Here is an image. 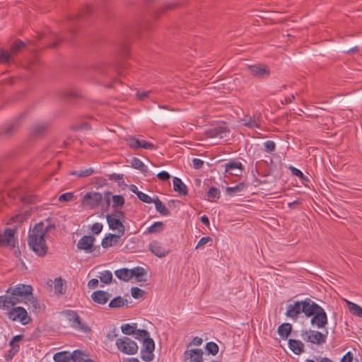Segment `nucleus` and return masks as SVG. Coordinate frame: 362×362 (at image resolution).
I'll return each instance as SVG.
<instances>
[{"instance_id": "obj_1", "label": "nucleus", "mask_w": 362, "mask_h": 362, "mask_svg": "<svg viewBox=\"0 0 362 362\" xmlns=\"http://www.w3.org/2000/svg\"><path fill=\"white\" fill-rule=\"evenodd\" d=\"M54 223H49L45 226L42 221L35 225L28 233V243L32 250L39 257H45L48 251V246L46 243V234L51 230L55 229Z\"/></svg>"}, {"instance_id": "obj_2", "label": "nucleus", "mask_w": 362, "mask_h": 362, "mask_svg": "<svg viewBox=\"0 0 362 362\" xmlns=\"http://www.w3.org/2000/svg\"><path fill=\"white\" fill-rule=\"evenodd\" d=\"M90 13V6L86 5L78 13L69 17L65 23L66 29V35L57 37L56 40L52 42L49 47L51 48H56L62 42H68L71 40L82 23L86 20L88 15Z\"/></svg>"}, {"instance_id": "obj_3", "label": "nucleus", "mask_w": 362, "mask_h": 362, "mask_svg": "<svg viewBox=\"0 0 362 362\" xmlns=\"http://www.w3.org/2000/svg\"><path fill=\"white\" fill-rule=\"evenodd\" d=\"M306 317H310V324L318 328H323L327 324V313L320 305L314 301H312L310 306L306 313Z\"/></svg>"}, {"instance_id": "obj_4", "label": "nucleus", "mask_w": 362, "mask_h": 362, "mask_svg": "<svg viewBox=\"0 0 362 362\" xmlns=\"http://www.w3.org/2000/svg\"><path fill=\"white\" fill-rule=\"evenodd\" d=\"M33 287L30 285L18 284L15 286H10L6 293L10 294L14 306L18 303L32 297Z\"/></svg>"}, {"instance_id": "obj_5", "label": "nucleus", "mask_w": 362, "mask_h": 362, "mask_svg": "<svg viewBox=\"0 0 362 362\" xmlns=\"http://www.w3.org/2000/svg\"><path fill=\"white\" fill-rule=\"evenodd\" d=\"M124 217V212L119 209H115L112 214L106 215L109 228L112 230H117V235L121 237L125 234L126 230L123 223Z\"/></svg>"}, {"instance_id": "obj_6", "label": "nucleus", "mask_w": 362, "mask_h": 362, "mask_svg": "<svg viewBox=\"0 0 362 362\" xmlns=\"http://www.w3.org/2000/svg\"><path fill=\"white\" fill-rule=\"evenodd\" d=\"M312 301L310 298H307L303 300L296 301L293 305H289L286 312V316L293 320H296L300 313H304L306 316V313H308Z\"/></svg>"}, {"instance_id": "obj_7", "label": "nucleus", "mask_w": 362, "mask_h": 362, "mask_svg": "<svg viewBox=\"0 0 362 362\" xmlns=\"http://www.w3.org/2000/svg\"><path fill=\"white\" fill-rule=\"evenodd\" d=\"M63 314L66 317L68 321L71 323V326L74 329L84 333H90L92 332V329L82 322L76 311L66 310L63 312Z\"/></svg>"}, {"instance_id": "obj_8", "label": "nucleus", "mask_w": 362, "mask_h": 362, "mask_svg": "<svg viewBox=\"0 0 362 362\" xmlns=\"http://www.w3.org/2000/svg\"><path fill=\"white\" fill-rule=\"evenodd\" d=\"M7 315L11 321H19L23 325H26L32 322V318L28 315L27 310L21 306H12Z\"/></svg>"}, {"instance_id": "obj_9", "label": "nucleus", "mask_w": 362, "mask_h": 362, "mask_svg": "<svg viewBox=\"0 0 362 362\" xmlns=\"http://www.w3.org/2000/svg\"><path fill=\"white\" fill-rule=\"evenodd\" d=\"M115 344L121 352L127 355L136 354L139 350L137 344L127 337L117 339Z\"/></svg>"}, {"instance_id": "obj_10", "label": "nucleus", "mask_w": 362, "mask_h": 362, "mask_svg": "<svg viewBox=\"0 0 362 362\" xmlns=\"http://www.w3.org/2000/svg\"><path fill=\"white\" fill-rule=\"evenodd\" d=\"M127 145L132 149L136 151L139 148L155 150L157 148L156 146L153 143L147 141L144 139H140L134 136H127L124 138Z\"/></svg>"}, {"instance_id": "obj_11", "label": "nucleus", "mask_w": 362, "mask_h": 362, "mask_svg": "<svg viewBox=\"0 0 362 362\" xmlns=\"http://www.w3.org/2000/svg\"><path fill=\"white\" fill-rule=\"evenodd\" d=\"M95 238L93 235H83L77 243V248L86 253H93L95 251L100 255V245H94Z\"/></svg>"}, {"instance_id": "obj_12", "label": "nucleus", "mask_w": 362, "mask_h": 362, "mask_svg": "<svg viewBox=\"0 0 362 362\" xmlns=\"http://www.w3.org/2000/svg\"><path fill=\"white\" fill-rule=\"evenodd\" d=\"M103 201V195L97 192H88L83 197L81 204L90 209H95L99 206Z\"/></svg>"}, {"instance_id": "obj_13", "label": "nucleus", "mask_w": 362, "mask_h": 362, "mask_svg": "<svg viewBox=\"0 0 362 362\" xmlns=\"http://www.w3.org/2000/svg\"><path fill=\"white\" fill-rule=\"evenodd\" d=\"M155 349V343L152 338L144 339L143 341V348L141 350V358L143 361L149 362L154 357L153 351Z\"/></svg>"}, {"instance_id": "obj_14", "label": "nucleus", "mask_w": 362, "mask_h": 362, "mask_svg": "<svg viewBox=\"0 0 362 362\" xmlns=\"http://www.w3.org/2000/svg\"><path fill=\"white\" fill-rule=\"evenodd\" d=\"M327 334V332H326ZM301 336H306L304 340L313 344H322L325 343L327 334H323L319 331L309 330L303 331Z\"/></svg>"}, {"instance_id": "obj_15", "label": "nucleus", "mask_w": 362, "mask_h": 362, "mask_svg": "<svg viewBox=\"0 0 362 362\" xmlns=\"http://www.w3.org/2000/svg\"><path fill=\"white\" fill-rule=\"evenodd\" d=\"M22 117L23 116H20L9 123L1 126L0 127V135L11 136L15 134L21 126Z\"/></svg>"}, {"instance_id": "obj_16", "label": "nucleus", "mask_w": 362, "mask_h": 362, "mask_svg": "<svg viewBox=\"0 0 362 362\" xmlns=\"http://www.w3.org/2000/svg\"><path fill=\"white\" fill-rule=\"evenodd\" d=\"M242 124L248 128H260L262 122V114L255 112L252 115H247L241 119Z\"/></svg>"}, {"instance_id": "obj_17", "label": "nucleus", "mask_w": 362, "mask_h": 362, "mask_svg": "<svg viewBox=\"0 0 362 362\" xmlns=\"http://www.w3.org/2000/svg\"><path fill=\"white\" fill-rule=\"evenodd\" d=\"M248 70L253 76L257 78L267 77L270 74V70L267 66L261 64L251 65L248 67Z\"/></svg>"}, {"instance_id": "obj_18", "label": "nucleus", "mask_w": 362, "mask_h": 362, "mask_svg": "<svg viewBox=\"0 0 362 362\" xmlns=\"http://www.w3.org/2000/svg\"><path fill=\"white\" fill-rule=\"evenodd\" d=\"M15 230L11 228H6L4 233L0 235V243L2 245L14 247L16 245Z\"/></svg>"}, {"instance_id": "obj_19", "label": "nucleus", "mask_w": 362, "mask_h": 362, "mask_svg": "<svg viewBox=\"0 0 362 362\" xmlns=\"http://www.w3.org/2000/svg\"><path fill=\"white\" fill-rule=\"evenodd\" d=\"M225 173L229 174L234 176H240L243 170L244 167L240 162L230 161L224 165Z\"/></svg>"}, {"instance_id": "obj_20", "label": "nucleus", "mask_w": 362, "mask_h": 362, "mask_svg": "<svg viewBox=\"0 0 362 362\" xmlns=\"http://www.w3.org/2000/svg\"><path fill=\"white\" fill-rule=\"evenodd\" d=\"M203 351L200 349L187 350L184 353V361L185 362H202Z\"/></svg>"}, {"instance_id": "obj_21", "label": "nucleus", "mask_w": 362, "mask_h": 362, "mask_svg": "<svg viewBox=\"0 0 362 362\" xmlns=\"http://www.w3.org/2000/svg\"><path fill=\"white\" fill-rule=\"evenodd\" d=\"M228 130L226 127L223 125L216 126L214 128L209 129L206 131L205 134L209 138H220L222 139L226 136Z\"/></svg>"}, {"instance_id": "obj_22", "label": "nucleus", "mask_w": 362, "mask_h": 362, "mask_svg": "<svg viewBox=\"0 0 362 362\" xmlns=\"http://www.w3.org/2000/svg\"><path fill=\"white\" fill-rule=\"evenodd\" d=\"M149 250L153 254L160 258L165 257L169 253V250L164 247L162 243L158 241H152L150 243Z\"/></svg>"}, {"instance_id": "obj_23", "label": "nucleus", "mask_w": 362, "mask_h": 362, "mask_svg": "<svg viewBox=\"0 0 362 362\" xmlns=\"http://www.w3.org/2000/svg\"><path fill=\"white\" fill-rule=\"evenodd\" d=\"M111 294L107 291L98 290L94 291L90 295V298L93 302L100 305H105L109 300Z\"/></svg>"}, {"instance_id": "obj_24", "label": "nucleus", "mask_w": 362, "mask_h": 362, "mask_svg": "<svg viewBox=\"0 0 362 362\" xmlns=\"http://www.w3.org/2000/svg\"><path fill=\"white\" fill-rule=\"evenodd\" d=\"M288 345L292 352L296 355H300L304 351V344L300 340L289 339Z\"/></svg>"}, {"instance_id": "obj_25", "label": "nucleus", "mask_w": 362, "mask_h": 362, "mask_svg": "<svg viewBox=\"0 0 362 362\" xmlns=\"http://www.w3.org/2000/svg\"><path fill=\"white\" fill-rule=\"evenodd\" d=\"M173 184L174 191L178 192L180 195L185 196L188 194L187 187L179 177H173Z\"/></svg>"}, {"instance_id": "obj_26", "label": "nucleus", "mask_w": 362, "mask_h": 362, "mask_svg": "<svg viewBox=\"0 0 362 362\" xmlns=\"http://www.w3.org/2000/svg\"><path fill=\"white\" fill-rule=\"evenodd\" d=\"M93 71L98 73L99 74L105 76H111L110 71L112 68L104 63L99 62L92 66Z\"/></svg>"}, {"instance_id": "obj_27", "label": "nucleus", "mask_w": 362, "mask_h": 362, "mask_svg": "<svg viewBox=\"0 0 362 362\" xmlns=\"http://www.w3.org/2000/svg\"><path fill=\"white\" fill-rule=\"evenodd\" d=\"M121 236L117 234L109 233L101 241V246L103 248H108L116 244Z\"/></svg>"}, {"instance_id": "obj_28", "label": "nucleus", "mask_w": 362, "mask_h": 362, "mask_svg": "<svg viewBox=\"0 0 362 362\" xmlns=\"http://www.w3.org/2000/svg\"><path fill=\"white\" fill-rule=\"evenodd\" d=\"M132 167L141 171L145 176L151 175L147 166L138 158L134 157L131 161Z\"/></svg>"}, {"instance_id": "obj_29", "label": "nucleus", "mask_w": 362, "mask_h": 362, "mask_svg": "<svg viewBox=\"0 0 362 362\" xmlns=\"http://www.w3.org/2000/svg\"><path fill=\"white\" fill-rule=\"evenodd\" d=\"M48 129L47 123H36L31 128V134L34 136H40L44 134Z\"/></svg>"}, {"instance_id": "obj_30", "label": "nucleus", "mask_w": 362, "mask_h": 362, "mask_svg": "<svg viewBox=\"0 0 362 362\" xmlns=\"http://www.w3.org/2000/svg\"><path fill=\"white\" fill-rule=\"evenodd\" d=\"M292 331V325L290 323L285 322L278 327V334L283 339H286Z\"/></svg>"}, {"instance_id": "obj_31", "label": "nucleus", "mask_w": 362, "mask_h": 362, "mask_svg": "<svg viewBox=\"0 0 362 362\" xmlns=\"http://www.w3.org/2000/svg\"><path fill=\"white\" fill-rule=\"evenodd\" d=\"M25 47L26 45L24 42H23L21 40H16L11 45L8 52L11 53L13 58H14Z\"/></svg>"}, {"instance_id": "obj_32", "label": "nucleus", "mask_w": 362, "mask_h": 362, "mask_svg": "<svg viewBox=\"0 0 362 362\" xmlns=\"http://www.w3.org/2000/svg\"><path fill=\"white\" fill-rule=\"evenodd\" d=\"M115 274L119 280L129 281L132 279L131 269L127 268H122L117 269Z\"/></svg>"}, {"instance_id": "obj_33", "label": "nucleus", "mask_w": 362, "mask_h": 362, "mask_svg": "<svg viewBox=\"0 0 362 362\" xmlns=\"http://www.w3.org/2000/svg\"><path fill=\"white\" fill-rule=\"evenodd\" d=\"M155 207L157 211H158L163 216H170V211L166 206L163 204V202L159 199V198L156 196L154 198Z\"/></svg>"}, {"instance_id": "obj_34", "label": "nucleus", "mask_w": 362, "mask_h": 362, "mask_svg": "<svg viewBox=\"0 0 362 362\" xmlns=\"http://www.w3.org/2000/svg\"><path fill=\"white\" fill-rule=\"evenodd\" d=\"M127 300L123 298L122 296H118L112 298L110 303L108 306L110 308H119L124 305H127Z\"/></svg>"}, {"instance_id": "obj_35", "label": "nucleus", "mask_w": 362, "mask_h": 362, "mask_svg": "<svg viewBox=\"0 0 362 362\" xmlns=\"http://www.w3.org/2000/svg\"><path fill=\"white\" fill-rule=\"evenodd\" d=\"M131 274L132 278L134 276L136 278V281H145V279H143L142 276L146 274V271L144 268L141 267H136L133 269H131Z\"/></svg>"}, {"instance_id": "obj_36", "label": "nucleus", "mask_w": 362, "mask_h": 362, "mask_svg": "<svg viewBox=\"0 0 362 362\" xmlns=\"http://www.w3.org/2000/svg\"><path fill=\"white\" fill-rule=\"evenodd\" d=\"M70 352L62 351L54 354L53 360L55 362H70Z\"/></svg>"}, {"instance_id": "obj_37", "label": "nucleus", "mask_w": 362, "mask_h": 362, "mask_svg": "<svg viewBox=\"0 0 362 362\" xmlns=\"http://www.w3.org/2000/svg\"><path fill=\"white\" fill-rule=\"evenodd\" d=\"M13 59L8 50L0 47V64H8Z\"/></svg>"}, {"instance_id": "obj_38", "label": "nucleus", "mask_w": 362, "mask_h": 362, "mask_svg": "<svg viewBox=\"0 0 362 362\" xmlns=\"http://www.w3.org/2000/svg\"><path fill=\"white\" fill-rule=\"evenodd\" d=\"M246 187V184L244 182H242L234 187H228L226 190L228 195L234 196L235 194L243 191Z\"/></svg>"}, {"instance_id": "obj_39", "label": "nucleus", "mask_w": 362, "mask_h": 362, "mask_svg": "<svg viewBox=\"0 0 362 362\" xmlns=\"http://www.w3.org/2000/svg\"><path fill=\"white\" fill-rule=\"evenodd\" d=\"M84 356H87L84 351L80 349H76L72 353H70V361L73 362H83Z\"/></svg>"}, {"instance_id": "obj_40", "label": "nucleus", "mask_w": 362, "mask_h": 362, "mask_svg": "<svg viewBox=\"0 0 362 362\" xmlns=\"http://www.w3.org/2000/svg\"><path fill=\"white\" fill-rule=\"evenodd\" d=\"M14 306L10 294L0 296V309L9 308Z\"/></svg>"}, {"instance_id": "obj_41", "label": "nucleus", "mask_w": 362, "mask_h": 362, "mask_svg": "<svg viewBox=\"0 0 362 362\" xmlns=\"http://www.w3.org/2000/svg\"><path fill=\"white\" fill-rule=\"evenodd\" d=\"M165 225L162 221H156L148 228L147 231L150 234L160 233L164 230Z\"/></svg>"}, {"instance_id": "obj_42", "label": "nucleus", "mask_w": 362, "mask_h": 362, "mask_svg": "<svg viewBox=\"0 0 362 362\" xmlns=\"http://www.w3.org/2000/svg\"><path fill=\"white\" fill-rule=\"evenodd\" d=\"M136 327V323L124 324L121 326V330L124 334L132 335L134 334Z\"/></svg>"}, {"instance_id": "obj_43", "label": "nucleus", "mask_w": 362, "mask_h": 362, "mask_svg": "<svg viewBox=\"0 0 362 362\" xmlns=\"http://www.w3.org/2000/svg\"><path fill=\"white\" fill-rule=\"evenodd\" d=\"M347 304L351 314L357 317H362V308L361 306L350 301H347Z\"/></svg>"}, {"instance_id": "obj_44", "label": "nucleus", "mask_w": 362, "mask_h": 362, "mask_svg": "<svg viewBox=\"0 0 362 362\" xmlns=\"http://www.w3.org/2000/svg\"><path fill=\"white\" fill-rule=\"evenodd\" d=\"M29 303L31 305L32 311L37 313H40L42 310V305L40 301L37 298H35L32 295V297H30L28 299Z\"/></svg>"}, {"instance_id": "obj_45", "label": "nucleus", "mask_w": 362, "mask_h": 362, "mask_svg": "<svg viewBox=\"0 0 362 362\" xmlns=\"http://www.w3.org/2000/svg\"><path fill=\"white\" fill-rule=\"evenodd\" d=\"M63 279L61 276L57 277L54 279V292L57 294H64L66 292L65 288H64Z\"/></svg>"}, {"instance_id": "obj_46", "label": "nucleus", "mask_w": 362, "mask_h": 362, "mask_svg": "<svg viewBox=\"0 0 362 362\" xmlns=\"http://www.w3.org/2000/svg\"><path fill=\"white\" fill-rule=\"evenodd\" d=\"M94 173V170L91 168L80 170L76 171H73L70 174L72 175H76L79 177H85L91 175Z\"/></svg>"}, {"instance_id": "obj_47", "label": "nucleus", "mask_w": 362, "mask_h": 362, "mask_svg": "<svg viewBox=\"0 0 362 362\" xmlns=\"http://www.w3.org/2000/svg\"><path fill=\"white\" fill-rule=\"evenodd\" d=\"M205 349L209 354L216 356L218 352V346L215 342L209 341L206 344Z\"/></svg>"}, {"instance_id": "obj_48", "label": "nucleus", "mask_w": 362, "mask_h": 362, "mask_svg": "<svg viewBox=\"0 0 362 362\" xmlns=\"http://www.w3.org/2000/svg\"><path fill=\"white\" fill-rule=\"evenodd\" d=\"M112 208L115 209L119 206H124L125 203L124 198L122 195H113L112 197Z\"/></svg>"}, {"instance_id": "obj_49", "label": "nucleus", "mask_w": 362, "mask_h": 362, "mask_svg": "<svg viewBox=\"0 0 362 362\" xmlns=\"http://www.w3.org/2000/svg\"><path fill=\"white\" fill-rule=\"evenodd\" d=\"M100 281L105 284H109L112 280V274L110 271L105 270L101 273L100 276Z\"/></svg>"}, {"instance_id": "obj_50", "label": "nucleus", "mask_w": 362, "mask_h": 362, "mask_svg": "<svg viewBox=\"0 0 362 362\" xmlns=\"http://www.w3.org/2000/svg\"><path fill=\"white\" fill-rule=\"evenodd\" d=\"M134 334H136V339H137L139 340H142V341H144V339L148 338L150 337L149 332L147 330L144 329H136V332H135Z\"/></svg>"}, {"instance_id": "obj_51", "label": "nucleus", "mask_w": 362, "mask_h": 362, "mask_svg": "<svg viewBox=\"0 0 362 362\" xmlns=\"http://www.w3.org/2000/svg\"><path fill=\"white\" fill-rule=\"evenodd\" d=\"M221 192L216 187H211L209 188L207 192V197L209 199H218L220 197Z\"/></svg>"}, {"instance_id": "obj_52", "label": "nucleus", "mask_w": 362, "mask_h": 362, "mask_svg": "<svg viewBox=\"0 0 362 362\" xmlns=\"http://www.w3.org/2000/svg\"><path fill=\"white\" fill-rule=\"evenodd\" d=\"M20 349V346H14L13 348H11L8 353L4 356V358L6 361H11L13 356L18 352Z\"/></svg>"}, {"instance_id": "obj_53", "label": "nucleus", "mask_w": 362, "mask_h": 362, "mask_svg": "<svg viewBox=\"0 0 362 362\" xmlns=\"http://www.w3.org/2000/svg\"><path fill=\"white\" fill-rule=\"evenodd\" d=\"M289 170L293 175L299 177L301 180H303V181L308 180V178L306 177V176L299 169H298L293 166H290Z\"/></svg>"}, {"instance_id": "obj_54", "label": "nucleus", "mask_w": 362, "mask_h": 362, "mask_svg": "<svg viewBox=\"0 0 362 362\" xmlns=\"http://www.w3.org/2000/svg\"><path fill=\"white\" fill-rule=\"evenodd\" d=\"M145 293H146V292L144 290H142L138 287H133L131 289L132 296L135 299H138L139 298L143 297V296Z\"/></svg>"}, {"instance_id": "obj_55", "label": "nucleus", "mask_w": 362, "mask_h": 362, "mask_svg": "<svg viewBox=\"0 0 362 362\" xmlns=\"http://www.w3.org/2000/svg\"><path fill=\"white\" fill-rule=\"evenodd\" d=\"M138 199L146 204H151L154 202V198H151L148 194L141 192L140 193L137 194Z\"/></svg>"}, {"instance_id": "obj_56", "label": "nucleus", "mask_w": 362, "mask_h": 362, "mask_svg": "<svg viewBox=\"0 0 362 362\" xmlns=\"http://www.w3.org/2000/svg\"><path fill=\"white\" fill-rule=\"evenodd\" d=\"M78 96V93L76 90H66V91L63 92V93H62V98L64 100H69L71 98H77Z\"/></svg>"}, {"instance_id": "obj_57", "label": "nucleus", "mask_w": 362, "mask_h": 362, "mask_svg": "<svg viewBox=\"0 0 362 362\" xmlns=\"http://www.w3.org/2000/svg\"><path fill=\"white\" fill-rule=\"evenodd\" d=\"M74 194L73 192H66L59 196V201L61 202H71L72 200V199L74 198Z\"/></svg>"}, {"instance_id": "obj_58", "label": "nucleus", "mask_w": 362, "mask_h": 362, "mask_svg": "<svg viewBox=\"0 0 362 362\" xmlns=\"http://www.w3.org/2000/svg\"><path fill=\"white\" fill-rule=\"evenodd\" d=\"M264 146L268 153H272L276 149V144L273 141H266L264 143Z\"/></svg>"}, {"instance_id": "obj_59", "label": "nucleus", "mask_w": 362, "mask_h": 362, "mask_svg": "<svg viewBox=\"0 0 362 362\" xmlns=\"http://www.w3.org/2000/svg\"><path fill=\"white\" fill-rule=\"evenodd\" d=\"M103 228V226L100 223H95L92 225L90 229L93 234L98 235L100 233Z\"/></svg>"}, {"instance_id": "obj_60", "label": "nucleus", "mask_w": 362, "mask_h": 362, "mask_svg": "<svg viewBox=\"0 0 362 362\" xmlns=\"http://www.w3.org/2000/svg\"><path fill=\"white\" fill-rule=\"evenodd\" d=\"M212 241V238L209 236H204V237H202L198 242V243L197 244L195 248L196 249H198L199 247H202L204 246V245H206V243H208L209 242H211Z\"/></svg>"}, {"instance_id": "obj_61", "label": "nucleus", "mask_w": 362, "mask_h": 362, "mask_svg": "<svg viewBox=\"0 0 362 362\" xmlns=\"http://www.w3.org/2000/svg\"><path fill=\"white\" fill-rule=\"evenodd\" d=\"M157 177L162 181H167L170 179V175L166 171H161L157 174Z\"/></svg>"}, {"instance_id": "obj_62", "label": "nucleus", "mask_w": 362, "mask_h": 362, "mask_svg": "<svg viewBox=\"0 0 362 362\" xmlns=\"http://www.w3.org/2000/svg\"><path fill=\"white\" fill-rule=\"evenodd\" d=\"M192 165L194 168L200 169L203 167L204 161L199 158H194L192 160Z\"/></svg>"}, {"instance_id": "obj_63", "label": "nucleus", "mask_w": 362, "mask_h": 362, "mask_svg": "<svg viewBox=\"0 0 362 362\" xmlns=\"http://www.w3.org/2000/svg\"><path fill=\"white\" fill-rule=\"evenodd\" d=\"M35 197L32 195H25L21 197V202L25 204H31L35 202Z\"/></svg>"}, {"instance_id": "obj_64", "label": "nucleus", "mask_w": 362, "mask_h": 362, "mask_svg": "<svg viewBox=\"0 0 362 362\" xmlns=\"http://www.w3.org/2000/svg\"><path fill=\"white\" fill-rule=\"evenodd\" d=\"M353 361V354L351 351H348L341 359V362H352Z\"/></svg>"}]
</instances>
